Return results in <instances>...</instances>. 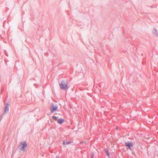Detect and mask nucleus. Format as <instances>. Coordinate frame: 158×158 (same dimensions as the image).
<instances>
[{"label":"nucleus","instance_id":"nucleus-17","mask_svg":"<svg viewBox=\"0 0 158 158\" xmlns=\"http://www.w3.org/2000/svg\"><path fill=\"white\" fill-rule=\"evenodd\" d=\"M56 158H59V157L58 156H56Z\"/></svg>","mask_w":158,"mask_h":158},{"label":"nucleus","instance_id":"nucleus-2","mask_svg":"<svg viewBox=\"0 0 158 158\" xmlns=\"http://www.w3.org/2000/svg\"><path fill=\"white\" fill-rule=\"evenodd\" d=\"M27 146V144L26 141L22 142L20 143L18 148L21 151L25 152Z\"/></svg>","mask_w":158,"mask_h":158},{"label":"nucleus","instance_id":"nucleus-8","mask_svg":"<svg viewBox=\"0 0 158 158\" xmlns=\"http://www.w3.org/2000/svg\"><path fill=\"white\" fill-rule=\"evenodd\" d=\"M8 104H7L6 106L4 108V111L6 112V111H8L9 110V108L8 107Z\"/></svg>","mask_w":158,"mask_h":158},{"label":"nucleus","instance_id":"nucleus-6","mask_svg":"<svg viewBox=\"0 0 158 158\" xmlns=\"http://www.w3.org/2000/svg\"><path fill=\"white\" fill-rule=\"evenodd\" d=\"M57 121L59 124H62L64 122V119L61 118H60L57 120Z\"/></svg>","mask_w":158,"mask_h":158},{"label":"nucleus","instance_id":"nucleus-3","mask_svg":"<svg viewBox=\"0 0 158 158\" xmlns=\"http://www.w3.org/2000/svg\"><path fill=\"white\" fill-rule=\"evenodd\" d=\"M58 110V106H55L53 103L51 104L50 107V111L51 113H53L54 111L57 110Z\"/></svg>","mask_w":158,"mask_h":158},{"label":"nucleus","instance_id":"nucleus-4","mask_svg":"<svg viewBox=\"0 0 158 158\" xmlns=\"http://www.w3.org/2000/svg\"><path fill=\"white\" fill-rule=\"evenodd\" d=\"M125 146L127 148L132 147L133 146V143L131 142H126L125 143Z\"/></svg>","mask_w":158,"mask_h":158},{"label":"nucleus","instance_id":"nucleus-15","mask_svg":"<svg viewBox=\"0 0 158 158\" xmlns=\"http://www.w3.org/2000/svg\"><path fill=\"white\" fill-rule=\"evenodd\" d=\"M131 147H128V148L130 150V149L131 148Z\"/></svg>","mask_w":158,"mask_h":158},{"label":"nucleus","instance_id":"nucleus-11","mask_svg":"<svg viewBox=\"0 0 158 158\" xmlns=\"http://www.w3.org/2000/svg\"><path fill=\"white\" fill-rule=\"evenodd\" d=\"M94 158V153H92L90 158Z\"/></svg>","mask_w":158,"mask_h":158},{"label":"nucleus","instance_id":"nucleus-1","mask_svg":"<svg viewBox=\"0 0 158 158\" xmlns=\"http://www.w3.org/2000/svg\"><path fill=\"white\" fill-rule=\"evenodd\" d=\"M60 88L64 90H67L69 87L68 86V82L67 81L62 80L60 83L59 84Z\"/></svg>","mask_w":158,"mask_h":158},{"label":"nucleus","instance_id":"nucleus-13","mask_svg":"<svg viewBox=\"0 0 158 158\" xmlns=\"http://www.w3.org/2000/svg\"><path fill=\"white\" fill-rule=\"evenodd\" d=\"M66 142H65L64 140L63 141V144L64 145H65V144H66Z\"/></svg>","mask_w":158,"mask_h":158},{"label":"nucleus","instance_id":"nucleus-10","mask_svg":"<svg viewBox=\"0 0 158 158\" xmlns=\"http://www.w3.org/2000/svg\"><path fill=\"white\" fill-rule=\"evenodd\" d=\"M66 144H69L70 143H71V142L70 141H67L66 142Z\"/></svg>","mask_w":158,"mask_h":158},{"label":"nucleus","instance_id":"nucleus-7","mask_svg":"<svg viewBox=\"0 0 158 158\" xmlns=\"http://www.w3.org/2000/svg\"><path fill=\"white\" fill-rule=\"evenodd\" d=\"M104 150L106 152V155L107 156H110V154H109V153L108 150L106 148H104Z\"/></svg>","mask_w":158,"mask_h":158},{"label":"nucleus","instance_id":"nucleus-9","mask_svg":"<svg viewBox=\"0 0 158 158\" xmlns=\"http://www.w3.org/2000/svg\"><path fill=\"white\" fill-rule=\"evenodd\" d=\"M52 118L53 120H56L57 119V118L56 116H53L52 117Z\"/></svg>","mask_w":158,"mask_h":158},{"label":"nucleus","instance_id":"nucleus-12","mask_svg":"<svg viewBox=\"0 0 158 158\" xmlns=\"http://www.w3.org/2000/svg\"><path fill=\"white\" fill-rule=\"evenodd\" d=\"M132 154L135 156L136 155V154L133 150L132 152Z\"/></svg>","mask_w":158,"mask_h":158},{"label":"nucleus","instance_id":"nucleus-14","mask_svg":"<svg viewBox=\"0 0 158 158\" xmlns=\"http://www.w3.org/2000/svg\"><path fill=\"white\" fill-rule=\"evenodd\" d=\"M5 54L6 56H8V54L6 52H5Z\"/></svg>","mask_w":158,"mask_h":158},{"label":"nucleus","instance_id":"nucleus-16","mask_svg":"<svg viewBox=\"0 0 158 158\" xmlns=\"http://www.w3.org/2000/svg\"><path fill=\"white\" fill-rule=\"evenodd\" d=\"M131 152H132V151L133 150V149H132V148H131L130 150Z\"/></svg>","mask_w":158,"mask_h":158},{"label":"nucleus","instance_id":"nucleus-5","mask_svg":"<svg viewBox=\"0 0 158 158\" xmlns=\"http://www.w3.org/2000/svg\"><path fill=\"white\" fill-rule=\"evenodd\" d=\"M152 33L156 37L158 36V33L155 27L154 28L153 30L152 31Z\"/></svg>","mask_w":158,"mask_h":158}]
</instances>
